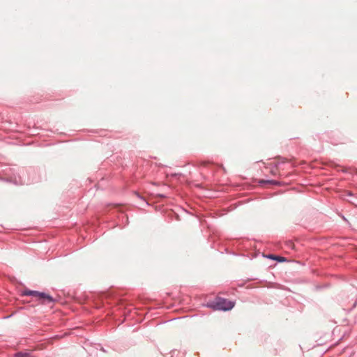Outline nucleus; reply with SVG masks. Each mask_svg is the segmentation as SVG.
<instances>
[{"label":"nucleus","mask_w":357,"mask_h":357,"mask_svg":"<svg viewBox=\"0 0 357 357\" xmlns=\"http://www.w3.org/2000/svg\"><path fill=\"white\" fill-rule=\"evenodd\" d=\"M235 303L231 301L217 298L214 302L210 304V307L216 310H230L234 307Z\"/></svg>","instance_id":"nucleus-1"},{"label":"nucleus","mask_w":357,"mask_h":357,"mask_svg":"<svg viewBox=\"0 0 357 357\" xmlns=\"http://www.w3.org/2000/svg\"><path fill=\"white\" fill-rule=\"evenodd\" d=\"M24 296H32L37 298L42 304H48L54 301V299L49 294L31 290H25L23 292Z\"/></svg>","instance_id":"nucleus-2"},{"label":"nucleus","mask_w":357,"mask_h":357,"mask_svg":"<svg viewBox=\"0 0 357 357\" xmlns=\"http://www.w3.org/2000/svg\"><path fill=\"white\" fill-rule=\"evenodd\" d=\"M268 257L270 258V259L278 260L279 261H285V259L284 257H278V256H275V255H268Z\"/></svg>","instance_id":"nucleus-3"}]
</instances>
